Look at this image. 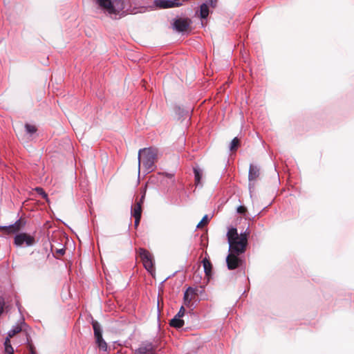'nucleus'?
Wrapping results in <instances>:
<instances>
[{
	"label": "nucleus",
	"mask_w": 354,
	"mask_h": 354,
	"mask_svg": "<svg viewBox=\"0 0 354 354\" xmlns=\"http://www.w3.org/2000/svg\"><path fill=\"white\" fill-rule=\"evenodd\" d=\"M203 266L206 274L209 275L212 270V264L210 261L207 259L205 258L203 260Z\"/></svg>",
	"instance_id": "dca6fc26"
},
{
	"label": "nucleus",
	"mask_w": 354,
	"mask_h": 354,
	"mask_svg": "<svg viewBox=\"0 0 354 354\" xmlns=\"http://www.w3.org/2000/svg\"><path fill=\"white\" fill-rule=\"evenodd\" d=\"M140 256L145 268L151 274L155 272L153 256L145 249H140Z\"/></svg>",
	"instance_id": "20e7f679"
},
{
	"label": "nucleus",
	"mask_w": 354,
	"mask_h": 354,
	"mask_svg": "<svg viewBox=\"0 0 354 354\" xmlns=\"http://www.w3.org/2000/svg\"><path fill=\"white\" fill-rule=\"evenodd\" d=\"M95 1L104 12L111 16L124 15V3L121 0H95Z\"/></svg>",
	"instance_id": "7ed1b4c3"
},
{
	"label": "nucleus",
	"mask_w": 354,
	"mask_h": 354,
	"mask_svg": "<svg viewBox=\"0 0 354 354\" xmlns=\"http://www.w3.org/2000/svg\"><path fill=\"white\" fill-rule=\"evenodd\" d=\"M15 243L17 246H30L35 243V239L30 234L21 233L15 236Z\"/></svg>",
	"instance_id": "39448f33"
},
{
	"label": "nucleus",
	"mask_w": 354,
	"mask_h": 354,
	"mask_svg": "<svg viewBox=\"0 0 354 354\" xmlns=\"http://www.w3.org/2000/svg\"><path fill=\"white\" fill-rule=\"evenodd\" d=\"M217 0H209V3L212 7H215L216 4Z\"/></svg>",
	"instance_id": "bb28decb"
},
{
	"label": "nucleus",
	"mask_w": 354,
	"mask_h": 354,
	"mask_svg": "<svg viewBox=\"0 0 354 354\" xmlns=\"http://www.w3.org/2000/svg\"><path fill=\"white\" fill-rule=\"evenodd\" d=\"M194 176H195V183L198 185L201 184V180L202 178V171L197 168L194 169Z\"/></svg>",
	"instance_id": "a211bd4d"
},
{
	"label": "nucleus",
	"mask_w": 354,
	"mask_h": 354,
	"mask_svg": "<svg viewBox=\"0 0 354 354\" xmlns=\"http://www.w3.org/2000/svg\"><path fill=\"white\" fill-rule=\"evenodd\" d=\"M246 207H244V206H239L238 208H237V212L239 214H245L246 212Z\"/></svg>",
	"instance_id": "393cba45"
},
{
	"label": "nucleus",
	"mask_w": 354,
	"mask_h": 354,
	"mask_svg": "<svg viewBox=\"0 0 354 354\" xmlns=\"http://www.w3.org/2000/svg\"><path fill=\"white\" fill-rule=\"evenodd\" d=\"M239 255L236 252H229V254L226 258L228 269L234 270L241 264L242 260L239 257Z\"/></svg>",
	"instance_id": "423d86ee"
},
{
	"label": "nucleus",
	"mask_w": 354,
	"mask_h": 354,
	"mask_svg": "<svg viewBox=\"0 0 354 354\" xmlns=\"http://www.w3.org/2000/svg\"><path fill=\"white\" fill-rule=\"evenodd\" d=\"M92 326L94 330V336L95 337H100L102 336V329L100 327V324L97 321H93L92 322Z\"/></svg>",
	"instance_id": "4468645a"
},
{
	"label": "nucleus",
	"mask_w": 354,
	"mask_h": 354,
	"mask_svg": "<svg viewBox=\"0 0 354 354\" xmlns=\"http://www.w3.org/2000/svg\"><path fill=\"white\" fill-rule=\"evenodd\" d=\"M133 217H141L142 205L141 203H136L131 211Z\"/></svg>",
	"instance_id": "ddd939ff"
},
{
	"label": "nucleus",
	"mask_w": 354,
	"mask_h": 354,
	"mask_svg": "<svg viewBox=\"0 0 354 354\" xmlns=\"http://www.w3.org/2000/svg\"><path fill=\"white\" fill-rule=\"evenodd\" d=\"M208 221H207V216L205 215L203 219L201 221V222L197 225V227L198 228H200L201 227H203V225H206Z\"/></svg>",
	"instance_id": "5701e85b"
},
{
	"label": "nucleus",
	"mask_w": 354,
	"mask_h": 354,
	"mask_svg": "<svg viewBox=\"0 0 354 354\" xmlns=\"http://www.w3.org/2000/svg\"><path fill=\"white\" fill-rule=\"evenodd\" d=\"M35 191L37 192V193L38 194H39L40 196H41L44 198H45L47 201H48V195L46 194V193L44 191V189L41 187H37L35 189Z\"/></svg>",
	"instance_id": "4be33fe9"
},
{
	"label": "nucleus",
	"mask_w": 354,
	"mask_h": 354,
	"mask_svg": "<svg viewBox=\"0 0 354 354\" xmlns=\"http://www.w3.org/2000/svg\"><path fill=\"white\" fill-rule=\"evenodd\" d=\"M135 354H153V348L151 344H144L136 350Z\"/></svg>",
	"instance_id": "1a4fd4ad"
},
{
	"label": "nucleus",
	"mask_w": 354,
	"mask_h": 354,
	"mask_svg": "<svg viewBox=\"0 0 354 354\" xmlns=\"http://www.w3.org/2000/svg\"><path fill=\"white\" fill-rule=\"evenodd\" d=\"M209 15V8L206 3L201 6L200 16L202 19H205Z\"/></svg>",
	"instance_id": "f3484780"
},
{
	"label": "nucleus",
	"mask_w": 354,
	"mask_h": 354,
	"mask_svg": "<svg viewBox=\"0 0 354 354\" xmlns=\"http://www.w3.org/2000/svg\"><path fill=\"white\" fill-rule=\"evenodd\" d=\"M8 340L7 342H4V353L3 354H14V348L11 344H8Z\"/></svg>",
	"instance_id": "6ab92c4d"
},
{
	"label": "nucleus",
	"mask_w": 354,
	"mask_h": 354,
	"mask_svg": "<svg viewBox=\"0 0 354 354\" xmlns=\"http://www.w3.org/2000/svg\"><path fill=\"white\" fill-rule=\"evenodd\" d=\"M8 228L9 232H14L16 230L14 226H10Z\"/></svg>",
	"instance_id": "c85d7f7f"
},
{
	"label": "nucleus",
	"mask_w": 354,
	"mask_h": 354,
	"mask_svg": "<svg viewBox=\"0 0 354 354\" xmlns=\"http://www.w3.org/2000/svg\"><path fill=\"white\" fill-rule=\"evenodd\" d=\"M145 194H146V189L144 188L143 191H142V195L141 196V198H140V201H138V203H141V205H142L145 197Z\"/></svg>",
	"instance_id": "a878e982"
},
{
	"label": "nucleus",
	"mask_w": 354,
	"mask_h": 354,
	"mask_svg": "<svg viewBox=\"0 0 354 354\" xmlns=\"http://www.w3.org/2000/svg\"><path fill=\"white\" fill-rule=\"evenodd\" d=\"M229 252H236L237 254L243 253L248 243L245 234H239L236 228L229 229L227 234Z\"/></svg>",
	"instance_id": "f257e3e1"
},
{
	"label": "nucleus",
	"mask_w": 354,
	"mask_h": 354,
	"mask_svg": "<svg viewBox=\"0 0 354 354\" xmlns=\"http://www.w3.org/2000/svg\"><path fill=\"white\" fill-rule=\"evenodd\" d=\"M21 330L22 328L21 324H17V325L14 326L13 328L8 333V336L6 337L4 342H7V340H8V344H11L10 338H12L16 334L19 333Z\"/></svg>",
	"instance_id": "9d476101"
},
{
	"label": "nucleus",
	"mask_w": 354,
	"mask_h": 354,
	"mask_svg": "<svg viewBox=\"0 0 354 354\" xmlns=\"http://www.w3.org/2000/svg\"><path fill=\"white\" fill-rule=\"evenodd\" d=\"M239 140L237 138H234L231 143H230V149L231 151H234V150H236L238 147H239Z\"/></svg>",
	"instance_id": "aec40b11"
},
{
	"label": "nucleus",
	"mask_w": 354,
	"mask_h": 354,
	"mask_svg": "<svg viewBox=\"0 0 354 354\" xmlns=\"http://www.w3.org/2000/svg\"><path fill=\"white\" fill-rule=\"evenodd\" d=\"M95 342L100 349L104 351L107 350V344L106 342L103 339L102 336H101L100 337H96Z\"/></svg>",
	"instance_id": "2eb2a0df"
},
{
	"label": "nucleus",
	"mask_w": 354,
	"mask_h": 354,
	"mask_svg": "<svg viewBox=\"0 0 354 354\" xmlns=\"http://www.w3.org/2000/svg\"><path fill=\"white\" fill-rule=\"evenodd\" d=\"M25 127L27 132L30 134L35 133L37 131L36 127L32 124H26Z\"/></svg>",
	"instance_id": "412c9836"
},
{
	"label": "nucleus",
	"mask_w": 354,
	"mask_h": 354,
	"mask_svg": "<svg viewBox=\"0 0 354 354\" xmlns=\"http://www.w3.org/2000/svg\"><path fill=\"white\" fill-rule=\"evenodd\" d=\"M158 151L154 148H145L140 149L138 153V167L142 166L147 172H150L155 167V162L157 159Z\"/></svg>",
	"instance_id": "f03ea898"
},
{
	"label": "nucleus",
	"mask_w": 354,
	"mask_h": 354,
	"mask_svg": "<svg viewBox=\"0 0 354 354\" xmlns=\"http://www.w3.org/2000/svg\"><path fill=\"white\" fill-rule=\"evenodd\" d=\"M31 354H35L32 348H31Z\"/></svg>",
	"instance_id": "c756f323"
},
{
	"label": "nucleus",
	"mask_w": 354,
	"mask_h": 354,
	"mask_svg": "<svg viewBox=\"0 0 354 354\" xmlns=\"http://www.w3.org/2000/svg\"><path fill=\"white\" fill-rule=\"evenodd\" d=\"M189 26V21L187 19H180L174 24V28L179 32H183L187 30Z\"/></svg>",
	"instance_id": "6e6552de"
},
{
	"label": "nucleus",
	"mask_w": 354,
	"mask_h": 354,
	"mask_svg": "<svg viewBox=\"0 0 354 354\" xmlns=\"http://www.w3.org/2000/svg\"><path fill=\"white\" fill-rule=\"evenodd\" d=\"M259 175V169L253 165H250V171H249V180H256Z\"/></svg>",
	"instance_id": "f8f14e48"
},
{
	"label": "nucleus",
	"mask_w": 354,
	"mask_h": 354,
	"mask_svg": "<svg viewBox=\"0 0 354 354\" xmlns=\"http://www.w3.org/2000/svg\"><path fill=\"white\" fill-rule=\"evenodd\" d=\"M4 306H5L4 299L1 297H0V315L3 312Z\"/></svg>",
	"instance_id": "b1692460"
},
{
	"label": "nucleus",
	"mask_w": 354,
	"mask_h": 354,
	"mask_svg": "<svg viewBox=\"0 0 354 354\" xmlns=\"http://www.w3.org/2000/svg\"><path fill=\"white\" fill-rule=\"evenodd\" d=\"M134 218H135V226L137 227L139 225L141 217H134Z\"/></svg>",
	"instance_id": "cd10ccee"
},
{
	"label": "nucleus",
	"mask_w": 354,
	"mask_h": 354,
	"mask_svg": "<svg viewBox=\"0 0 354 354\" xmlns=\"http://www.w3.org/2000/svg\"><path fill=\"white\" fill-rule=\"evenodd\" d=\"M185 313V310L184 306H181L178 313L175 315V317L171 319L170 326L176 328H180L184 326V320L182 317L184 316Z\"/></svg>",
	"instance_id": "0eeeda50"
},
{
	"label": "nucleus",
	"mask_w": 354,
	"mask_h": 354,
	"mask_svg": "<svg viewBox=\"0 0 354 354\" xmlns=\"http://www.w3.org/2000/svg\"><path fill=\"white\" fill-rule=\"evenodd\" d=\"M194 296V292L193 289L189 288L187 289L184 294V304L186 306H189L191 301L193 299Z\"/></svg>",
	"instance_id": "9b49d317"
}]
</instances>
